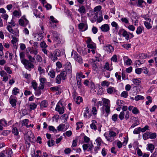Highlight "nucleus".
I'll list each match as a JSON object with an SVG mask.
<instances>
[{
  "mask_svg": "<svg viewBox=\"0 0 157 157\" xmlns=\"http://www.w3.org/2000/svg\"><path fill=\"white\" fill-rule=\"evenodd\" d=\"M50 26L53 29H56L59 26L58 23H50Z\"/></svg>",
  "mask_w": 157,
  "mask_h": 157,
  "instance_id": "nucleus-45",
  "label": "nucleus"
},
{
  "mask_svg": "<svg viewBox=\"0 0 157 157\" xmlns=\"http://www.w3.org/2000/svg\"><path fill=\"white\" fill-rule=\"evenodd\" d=\"M78 11L81 14V15L85 14L86 13V10L85 7L83 6H79L78 10Z\"/></svg>",
  "mask_w": 157,
  "mask_h": 157,
  "instance_id": "nucleus-23",
  "label": "nucleus"
},
{
  "mask_svg": "<svg viewBox=\"0 0 157 157\" xmlns=\"http://www.w3.org/2000/svg\"><path fill=\"white\" fill-rule=\"evenodd\" d=\"M13 39L11 40V43L14 46H16V43L18 41V39L15 37L12 36Z\"/></svg>",
  "mask_w": 157,
  "mask_h": 157,
  "instance_id": "nucleus-59",
  "label": "nucleus"
},
{
  "mask_svg": "<svg viewBox=\"0 0 157 157\" xmlns=\"http://www.w3.org/2000/svg\"><path fill=\"white\" fill-rule=\"evenodd\" d=\"M121 46L123 48L128 50L131 47L132 44H122Z\"/></svg>",
  "mask_w": 157,
  "mask_h": 157,
  "instance_id": "nucleus-41",
  "label": "nucleus"
},
{
  "mask_svg": "<svg viewBox=\"0 0 157 157\" xmlns=\"http://www.w3.org/2000/svg\"><path fill=\"white\" fill-rule=\"evenodd\" d=\"M65 124H60L57 128V131H59L65 130Z\"/></svg>",
  "mask_w": 157,
  "mask_h": 157,
  "instance_id": "nucleus-35",
  "label": "nucleus"
},
{
  "mask_svg": "<svg viewBox=\"0 0 157 157\" xmlns=\"http://www.w3.org/2000/svg\"><path fill=\"white\" fill-rule=\"evenodd\" d=\"M67 73L65 71H61L60 74L59 75H60V77L63 80H65L67 78Z\"/></svg>",
  "mask_w": 157,
  "mask_h": 157,
  "instance_id": "nucleus-28",
  "label": "nucleus"
},
{
  "mask_svg": "<svg viewBox=\"0 0 157 157\" xmlns=\"http://www.w3.org/2000/svg\"><path fill=\"white\" fill-rule=\"evenodd\" d=\"M111 25L113 27L115 28L116 30H117L119 29L118 24L115 21L112 22L111 23Z\"/></svg>",
  "mask_w": 157,
  "mask_h": 157,
  "instance_id": "nucleus-46",
  "label": "nucleus"
},
{
  "mask_svg": "<svg viewBox=\"0 0 157 157\" xmlns=\"http://www.w3.org/2000/svg\"><path fill=\"white\" fill-rule=\"evenodd\" d=\"M149 132H146L143 135V138L144 140H147L149 138Z\"/></svg>",
  "mask_w": 157,
  "mask_h": 157,
  "instance_id": "nucleus-40",
  "label": "nucleus"
},
{
  "mask_svg": "<svg viewBox=\"0 0 157 157\" xmlns=\"http://www.w3.org/2000/svg\"><path fill=\"white\" fill-rule=\"evenodd\" d=\"M150 22L151 21H145L144 22V25L147 29H150L152 27V26L150 23Z\"/></svg>",
  "mask_w": 157,
  "mask_h": 157,
  "instance_id": "nucleus-34",
  "label": "nucleus"
},
{
  "mask_svg": "<svg viewBox=\"0 0 157 157\" xmlns=\"http://www.w3.org/2000/svg\"><path fill=\"white\" fill-rule=\"evenodd\" d=\"M95 141L97 144V145L98 146H98L100 147L102 143V140L101 139L100 137L98 138Z\"/></svg>",
  "mask_w": 157,
  "mask_h": 157,
  "instance_id": "nucleus-55",
  "label": "nucleus"
},
{
  "mask_svg": "<svg viewBox=\"0 0 157 157\" xmlns=\"http://www.w3.org/2000/svg\"><path fill=\"white\" fill-rule=\"evenodd\" d=\"M141 17L146 20V21H151V18L148 14L142 15Z\"/></svg>",
  "mask_w": 157,
  "mask_h": 157,
  "instance_id": "nucleus-48",
  "label": "nucleus"
},
{
  "mask_svg": "<svg viewBox=\"0 0 157 157\" xmlns=\"http://www.w3.org/2000/svg\"><path fill=\"white\" fill-rule=\"evenodd\" d=\"M121 22L124 24L125 26V25L129 24V21L128 19L124 17H122L121 18Z\"/></svg>",
  "mask_w": 157,
  "mask_h": 157,
  "instance_id": "nucleus-31",
  "label": "nucleus"
},
{
  "mask_svg": "<svg viewBox=\"0 0 157 157\" xmlns=\"http://www.w3.org/2000/svg\"><path fill=\"white\" fill-rule=\"evenodd\" d=\"M102 100L103 103V105L101 108V112L102 114H104L105 113L104 109L105 108V110L107 114H105V116L107 117L108 114L110 113V101L108 99L102 98Z\"/></svg>",
  "mask_w": 157,
  "mask_h": 157,
  "instance_id": "nucleus-1",
  "label": "nucleus"
},
{
  "mask_svg": "<svg viewBox=\"0 0 157 157\" xmlns=\"http://www.w3.org/2000/svg\"><path fill=\"white\" fill-rule=\"evenodd\" d=\"M73 58L75 60L79 63H82L83 61L82 57L76 52L74 53Z\"/></svg>",
  "mask_w": 157,
  "mask_h": 157,
  "instance_id": "nucleus-14",
  "label": "nucleus"
},
{
  "mask_svg": "<svg viewBox=\"0 0 157 157\" xmlns=\"http://www.w3.org/2000/svg\"><path fill=\"white\" fill-rule=\"evenodd\" d=\"M48 129L50 131H52L55 133L57 132V130L56 129L55 127L52 126H49L48 127Z\"/></svg>",
  "mask_w": 157,
  "mask_h": 157,
  "instance_id": "nucleus-57",
  "label": "nucleus"
},
{
  "mask_svg": "<svg viewBox=\"0 0 157 157\" xmlns=\"http://www.w3.org/2000/svg\"><path fill=\"white\" fill-rule=\"evenodd\" d=\"M73 97L76 103L77 104H80V103L82 101V98L80 96L77 97L76 99H75V96L74 95Z\"/></svg>",
  "mask_w": 157,
  "mask_h": 157,
  "instance_id": "nucleus-25",
  "label": "nucleus"
},
{
  "mask_svg": "<svg viewBox=\"0 0 157 157\" xmlns=\"http://www.w3.org/2000/svg\"><path fill=\"white\" fill-rule=\"evenodd\" d=\"M116 136V133L112 130H109V133L105 132L104 134V136L109 142H112L114 140V137Z\"/></svg>",
  "mask_w": 157,
  "mask_h": 157,
  "instance_id": "nucleus-3",
  "label": "nucleus"
},
{
  "mask_svg": "<svg viewBox=\"0 0 157 157\" xmlns=\"http://www.w3.org/2000/svg\"><path fill=\"white\" fill-rule=\"evenodd\" d=\"M132 81L134 84L136 85H139L141 82L140 79L133 78Z\"/></svg>",
  "mask_w": 157,
  "mask_h": 157,
  "instance_id": "nucleus-43",
  "label": "nucleus"
},
{
  "mask_svg": "<svg viewBox=\"0 0 157 157\" xmlns=\"http://www.w3.org/2000/svg\"><path fill=\"white\" fill-rule=\"evenodd\" d=\"M100 148L99 146L95 147L93 148L91 153L94 154H96L98 152V150H99Z\"/></svg>",
  "mask_w": 157,
  "mask_h": 157,
  "instance_id": "nucleus-42",
  "label": "nucleus"
},
{
  "mask_svg": "<svg viewBox=\"0 0 157 157\" xmlns=\"http://www.w3.org/2000/svg\"><path fill=\"white\" fill-rule=\"evenodd\" d=\"M65 107L63 104L59 102L56 105L55 110L58 112L60 114H62L64 112Z\"/></svg>",
  "mask_w": 157,
  "mask_h": 157,
  "instance_id": "nucleus-4",
  "label": "nucleus"
},
{
  "mask_svg": "<svg viewBox=\"0 0 157 157\" xmlns=\"http://www.w3.org/2000/svg\"><path fill=\"white\" fill-rule=\"evenodd\" d=\"M25 54L24 52H21L20 53V57L21 59V61L22 63L26 60V59L25 58Z\"/></svg>",
  "mask_w": 157,
  "mask_h": 157,
  "instance_id": "nucleus-36",
  "label": "nucleus"
},
{
  "mask_svg": "<svg viewBox=\"0 0 157 157\" xmlns=\"http://www.w3.org/2000/svg\"><path fill=\"white\" fill-rule=\"evenodd\" d=\"M87 47L89 48L94 49L95 48V44L93 42L88 44Z\"/></svg>",
  "mask_w": 157,
  "mask_h": 157,
  "instance_id": "nucleus-64",
  "label": "nucleus"
},
{
  "mask_svg": "<svg viewBox=\"0 0 157 157\" xmlns=\"http://www.w3.org/2000/svg\"><path fill=\"white\" fill-rule=\"evenodd\" d=\"M22 63L24 65L25 68L29 71H30L34 67V65L33 63L27 59L25 60Z\"/></svg>",
  "mask_w": 157,
  "mask_h": 157,
  "instance_id": "nucleus-6",
  "label": "nucleus"
},
{
  "mask_svg": "<svg viewBox=\"0 0 157 157\" xmlns=\"http://www.w3.org/2000/svg\"><path fill=\"white\" fill-rule=\"evenodd\" d=\"M53 53L55 56H56L57 57H59L61 56V52L60 50L59 49H56Z\"/></svg>",
  "mask_w": 157,
  "mask_h": 157,
  "instance_id": "nucleus-62",
  "label": "nucleus"
},
{
  "mask_svg": "<svg viewBox=\"0 0 157 157\" xmlns=\"http://www.w3.org/2000/svg\"><path fill=\"white\" fill-rule=\"evenodd\" d=\"M32 86L33 87V88L35 90V91L37 89V84L35 80H34L31 83Z\"/></svg>",
  "mask_w": 157,
  "mask_h": 157,
  "instance_id": "nucleus-51",
  "label": "nucleus"
},
{
  "mask_svg": "<svg viewBox=\"0 0 157 157\" xmlns=\"http://www.w3.org/2000/svg\"><path fill=\"white\" fill-rule=\"evenodd\" d=\"M144 3L145 5H146V3L144 0H138V2L136 3L137 6L139 7H142V4Z\"/></svg>",
  "mask_w": 157,
  "mask_h": 157,
  "instance_id": "nucleus-44",
  "label": "nucleus"
},
{
  "mask_svg": "<svg viewBox=\"0 0 157 157\" xmlns=\"http://www.w3.org/2000/svg\"><path fill=\"white\" fill-rule=\"evenodd\" d=\"M104 50L106 51L108 53H110L114 51L113 47L110 44H107L103 47Z\"/></svg>",
  "mask_w": 157,
  "mask_h": 157,
  "instance_id": "nucleus-10",
  "label": "nucleus"
},
{
  "mask_svg": "<svg viewBox=\"0 0 157 157\" xmlns=\"http://www.w3.org/2000/svg\"><path fill=\"white\" fill-rule=\"evenodd\" d=\"M78 27L79 29L81 30L82 31H84L88 29L87 24L83 23H80L78 25Z\"/></svg>",
  "mask_w": 157,
  "mask_h": 157,
  "instance_id": "nucleus-15",
  "label": "nucleus"
},
{
  "mask_svg": "<svg viewBox=\"0 0 157 157\" xmlns=\"http://www.w3.org/2000/svg\"><path fill=\"white\" fill-rule=\"evenodd\" d=\"M19 90L16 87H14L12 90V94L14 95H17L19 93Z\"/></svg>",
  "mask_w": 157,
  "mask_h": 157,
  "instance_id": "nucleus-50",
  "label": "nucleus"
},
{
  "mask_svg": "<svg viewBox=\"0 0 157 157\" xmlns=\"http://www.w3.org/2000/svg\"><path fill=\"white\" fill-rule=\"evenodd\" d=\"M101 31L104 33H106L109 32L110 30V27L108 24H104L101 25L99 27Z\"/></svg>",
  "mask_w": 157,
  "mask_h": 157,
  "instance_id": "nucleus-11",
  "label": "nucleus"
},
{
  "mask_svg": "<svg viewBox=\"0 0 157 157\" xmlns=\"http://www.w3.org/2000/svg\"><path fill=\"white\" fill-rule=\"evenodd\" d=\"M76 77H78V79L79 80L80 79V78H84L85 77V76L84 75H83L82 72L77 73L76 74Z\"/></svg>",
  "mask_w": 157,
  "mask_h": 157,
  "instance_id": "nucleus-61",
  "label": "nucleus"
},
{
  "mask_svg": "<svg viewBox=\"0 0 157 157\" xmlns=\"http://www.w3.org/2000/svg\"><path fill=\"white\" fill-rule=\"evenodd\" d=\"M50 58H51L53 62H56L58 60L57 56L53 53H50V55L48 56Z\"/></svg>",
  "mask_w": 157,
  "mask_h": 157,
  "instance_id": "nucleus-27",
  "label": "nucleus"
},
{
  "mask_svg": "<svg viewBox=\"0 0 157 157\" xmlns=\"http://www.w3.org/2000/svg\"><path fill=\"white\" fill-rule=\"evenodd\" d=\"M103 68L106 70L109 71H111L113 69V68L112 66V63H111V65H109L108 62H106L105 63L103 67Z\"/></svg>",
  "mask_w": 157,
  "mask_h": 157,
  "instance_id": "nucleus-17",
  "label": "nucleus"
},
{
  "mask_svg": "<svg viewBox=\"0 0 157 157\" xmlns=\"http://www.w3.org/2000/svg\"><path fill=\"white\" fill-rule=\"evenodd\" d=\"M156 134L155 133H152L149 132V138L151 139H154L156 138Z\"/></svg>",
  "mask_w": 157,
  "mask_h": 157,
  "instance_id": "nucleus-47",
  "label": "nucleus"
},
{
  "mask_svg": "<svg viewBox=\"0 0 157 157\" xmlns=\"http://www.w3.org/2000/svg\"><path fill=\"white\" fill-rule=\"evenodd\" d=\"M48 106V102L45 100L42 101L40 103V109L41 110L47 107Z\"/></svg>",
  "mask_w": 157,
  "mask_h": 157,
  "instance_id": "nucleus-18",
  "label": "nucleus"
},
{
  "mask_svg": "<svg viewBox=\"0 0 157 157\" xmlns=\"http://www.w3.org/2000/svg\"><path fill=\"white\" fill-rule=\"evenodd\" d=\"M146 99L148 100L146 102V105H149L152 102L151 97L150 96H148L146 97Z\"/></svg>",
  "mask_w": 157,
  "mask_h": 157,
  "instance_id": "nucleus-56",
  "label": "nucleus"
},
{
  "mask_svg": "<svg viewBox=\"0 0 157 157\" xmlns=\"http://www.w3.org/2000/svg\"><path fill=\"white\" fill-rule=\"evenodd\" d=\"M7 157H11L13 154V152L11 148H9L6 151V152Z\"/></svg>",
  "mask_w": 157,
  "mask_h": 157,
  "instance_id": "nucleus-38",
  "label": "nucleus"
},
{
  "mask_svg": "<svg viewBox=\"0 0 157 157\" xmlns=\"http://www.w3.org/2000/svg\"><path fill=\"white\" fill-rule=\"evenodd\" d=\"M106 91L108 94H111L115 92V89L114 87L110 86L107 89Z\"/></svg>",
  "mask_w": 157,
  "mask_h": 157,
  "instance_id": "nucleus-30",
  "label": "nucleus"
},
{
  "mask_svg": "<svg viewBox=\"0 0 157 157\" xmlns=\"http://www.w3.org/2000/svg\"><path fill=\"white\" fill-rule=\"evenodd\" d=\"M122 36L125 38V39L127 40H128L130 38L129 32H128L126 30L123 33Z\"/></svg>",
  "mask_w": 157,
  "mask_h": 157,
  "instance_id": "nucleus-32",
  "label": "nucleus"
},
{
  "mask_svg": "<svg viewBox=\"0 0 157 157\" xmlns=\"http://www.w3.org/2000/svg\"><path fill=\"white\" fill-rule=\"evenodd\" d=\"M128 109L129 111L132 110V113L136 115L140 112L139 109L136 107H133L132 105L129 106Z\"/></svg>",
  "mask_w": 157,
  "mask_h": 157,
  "instance_id": "nucleus-12",
  "label": "nucleus"
},
{
  "mask_svg": "<svg viewBox=\"0 0 157 157\" xmlns=\"http://www.w3.org/2000/svg\"><path fill=\"white\" fill-rule=\"evenodd\" d=\"M146 149L147 151H150L151 153H152L155 149V146L151 144H149L147 145Z\"/></svg>",
  "mask_w": 157,
  "mask_h": 157,
  "instance_id": "nucleus-22",
  "label": "nucleus"
},
{
  "mask_svg": "<svg viewBox=\"0 0 157 157\" xmlns=\"http://www.w3.org/2000/svg\"><path fill=\"white\" fill-rule=\"evenodd\" d=\"M140 132V127H139L138 128H135L133 131V133L135 134H139Z\"/></svg>",
  "mask_w": 157,
  "mask_h": 157,
  "instance_id": "nucleus-58",
  "label": "nucleus"
},
{
  "mask_svg": "<svg viewBox=\"0 0 157 157\" xmlns=\"http://www.w3.org/2000/svg\"><path fill=\"white\" fill-rule=\"evenodd\" d=\"M65 72L67 74H71L72 72V67L71 63L69 62H67L63 65Z\"/></svg>",
  "mask_w": 157,
  "mask_h": 157,
  "instance_id": "nucleus-7",
  "label": "nucleus"
},
{
  "mask_svg": "<svg viewBox=\"0 0 157 157\" xmlns=\"http://www.w3.org/2000/svg\"><path fill=\"white\" fill-rule=\"evenodd\" d=\"M48 74L51 78H54L55 76V72L53 70H51Z\"/></svg>",
  "mask_w": 157,
  "mask_h": 157,
  "instance_id": "nucleus-49",
  "label": "nucleus"
},
{
  "mask_svg": "<svg viewBox=\"0 0 157 157\" xmlns=\"http://www.w3.org/2000/svg\"><path fill=\"white\" fill-rule=\"evenodd\" d=\"M109 84L110 82H108L106 80H105L101 82V85L102 86H106L108 87L109 86Z\"/></svg>",
  "mask_w": 157,
  "mask_h": 157,
  "instance_id": "nucleus-54",
  "label": "nucleus"
},
{
  "mask_svg": "<svg viewBox=\"0 0 157 157\" xmlns=\"http://www.w3.org/2000/svg\"><path fill=\"white\" fill-rule=\"evenodd\" d=\"M50 23H58V21L53 16H51L50 17Z\"/></svg>",
  "mask_w": 157,
  "mask_h": 157,
  "instance_id": "nucleus-39",
  "label": "nucleus"
},
{
  "mask_svg": "<svg viewBox=\"0 0 157 157\" xmlns=\"http://www.w3.org/2000/svg\"><path fill=\"white\" fill-rule=\"evenodd\" d=\"M83 115L84 117L85 118H90L91 116V114L90 113L89 109L88 107L86 108L85 110Z\"/></svg>",
  "mask_w": 157,
  "mask_h": 157,
  "instance_id": "nucleus-21",
  "label": "nucleus"
},
{
  "mask_svg": "<svg viewBox=\"0 0 157 157\" xmlns=\"http://www.w3.org/2000/svg\"><path fill=\"white\" fill-rule=\"evenodd\" d=\"M12 132L15 135L18 136L19 134L18 129L16 127H13Z\"/></svg>",
  "mask_w": 157,
  "mask_h": 157,
  "instance_id": "nucleus-63",
  "label": "nucleus"
},
{
  "mask_svg": "<svg viewBox=\"0 0 157 157\" xmlns=\"http://www.w3.org/2000/svg\"><path fill=\"white\" fill-rule=\"evenodd\" d=\"M21 15L20 10H15L13 13V18L16 17L18 18H19Z\"/></svg>",
  "mask_w": 157,
  "mask_h": 157,
  "instance_id": "nucleus-19",
  "label": "nucleus"
},
{
  "mask_svg": "<svg viewBox=\"0 0 157 157\" xmlns=\"http://www.w3.org/2000/svg\"><path fill=\"white\" fill-rule=\"evenodd\" d=\"M91 122L92 123L90 124L91 128L94 130H96L98 129L99 131H101V125L99 123H97V122L95 120H92Z\"/></svg>",
  "mask_w": 157,
  "mask_h": 157,
  "instance_id": "nucleus-5",
  "label": "nucleus"
},
{
  "mask_svg": "<svg viewBox=\"0 0 157 157\" xmlns=\"http://www.w3.org/2000/svg\"><path fill=\"white\" fill-rule=\"evenodd\" d=\"M123 59L125 64L128 66H130L132 63L131 59L128 58V56H125L123 57Z\"/></svg>",
  "mask_w": 157,
  "mask_h": 157,
  "instance_id": "nucleus-16",
  "label": "nucleus"
},
{
  "mask_svg": "<svg viewBox=\"0 0 157 157\" xmlns=\"http://www.w3.org/2000/svg\"><path fill=\"white\" fill-rule=\"evenodd\" d=\"M140 129L141 132H144L147 130H150V127L148 125H146L145 126L144 128H140Z\"/></svg>",
  "mask_w": 157,
  "mask_h": 157,
  "instance_id": "nucleus-53",
  "label": "nucleus"
},
{
  "mask_svg": "<svg viewBox=\"0 0 157 157\" xmlns=\"http://www.w3.org/2000/svg\"><path fill=\"white\" fill-rule=\"evenodd\" d=\"M10 103L13 107H15L16 105L17 100L15 98H13L10 97L9 99Z\"/></svg>",
  "mask_w": 157,
  "mask_h": 157,
  "instance_id": "nucleus-29",
  "label": "nucleus"
},
{
  "mask_svg": "<svg viewBox=\"0 0 157 157\" xmlns=\"http://www.w3.org/2000/svg\"><path fill=\"white\" fill-rule=\"evenodd\" d=\"M43 33L42 32L39 33H36L33 34L35 40L36 41L41 40L43 38Z\"/></svg>",
  "mask_w": 157,
  "mask_h": 157,
  "instance_id": "nucleus-13",
  "label": "nucleus"
},
{
  "mask_svg": "<svg viewBox=\"0 0 157 157\" xmlns=\"http://www.w3.org/2000/svg\"><path fill=\"white\" fill-rule=\"evenodd\" d=\"M38 70L39 72L40 75L44 74L45 73V70L40 66H38Z\"/></svg>",
  "mask_w": 157,
  "mask_h": 157,
  "instance_id": "nucleus-52",
  "label": "nucleus"
},
{
  "mask_svg": "<svg viewBox=\"0 0 157 157\" xmlns=\"http://www.w3.org/2000/svg\"><path fill=\"white\" fill-rule=\"evenodd\" d=\"M29 21L25 18V16H22L19 21V23L20 25L25 27L29 23Z\"/></svg>",
  "mask_w": 157,
  "mask_h": 157,
  "instance_id": "nucleus-9",
  "label": "nucleus"
},
{
  "mask_svg": "<svg viewBox=\"0 0 157 157\" xmlns=\"http://www.w3.org/2000/svg\"><path fill=\"white\" fill-rule=\"evenodd\" d=\"M28 122L29 120L27 119H25L23 120V123L22 125H25V126L27 128H29L30 127H33L34 126L33 124H30L28 125Z\"/></svg>",
  "mask_w": 157,
  "mask_h": 157,
  "instance_id": "nucleus-26",
  "label": "nucleus"
},
{
  "mask_svg": "<svg viewBox=\"0 0 157 157\" xmlns=\"http://www.w3.org/2000/svg\"><path fill=\"white\" fill-rule=\"evenodd\" d=\"M93 145L91 143L90 144H84L82 145V147L84 151L87 150L91 153L93 148Z\"/></svg>",
  "mask_w": 157,
  "mask_h": 157,
  "instance_id": "nucleus-8",
  "label": "nucleus"
},
{
  "mask_svg": "<svg viewBox=\"0 0 157 157\" xmlns=\"http://www.w3.org/2000/svg\"><path fill=\"white\" fill-rule=\"evenodd\" d=\"M26 140H28L29 142H33L34 140V136L33 134L31 135L30 136H26Z\"/></svg>",
  "mask_w": 157,
  "mask_h": 157,
  "instance_id": "nucleus-37",
  "label": "nucleus"
},
{
  "mask_svg": "<svg viewBox=\"0 0 157 157\" xmlns=\"http://www.w3.org/2000/svg\"><path fill=\"white\" fill-rule=\"evenodd\" d=\"M144 27L142 26L138 27L136 30V33L137 35L141 34L144 31Z\"/></svg>",
  "mask_w": 157,
  "mask_h": 157,
  "instance_id": "nucleus-24",
  "label": "nucleus"
},
{
  "mask_svg": "<svg viewBox=\"0 0 157 157\" xmlns=\"http://www.w3.org/2000/svg\"><path fill=\"white\" fill-rule=\"evenodd\" d=\"M37 105L35 103L33 102L31 103L29 105V110L35 109L37 107Z\"/></svg>",
  "mask_w": 157,
  "mask_h": 157,
  "instance_id": "nucleus-33",
  "label": "nucleus"
},
{
  "mask_svg": "<svg viewBox=\"0 0 157 157\" xmlns=\"http://www.w3.org/2000/svg\"><path fill=\"white\" fill-rule=\"evenodd\" d=\"M77 127L76 129L77 130L79 129L80 128H82L83 126V123L82 122H79L76 123Z\"/></svg>",
  "mask_w": 157,
  "mask_h": 157,
  "instance_id": "nucleus-60",
  "label": "nucleus"
},
{
  "mask_svg": "<svg viewBox=\"0 0 157 157\" xmlns=\"http://www.w3.org/2000/svg\"><path fill=\"white\" fill-rule=\"evenodd\" d=\"M101 6H98L95 7L93 10H91L89 13L90 16V17L91 15H93V13L94 12H99L101 9Z\"/></svg>",
  "mask_w": 157,
  "mask_h": 157,
  "instance_id": "nucleus-20",
  "label": "nucleus"
},
{
  "mask_svg": "<svg viewBox=\"0 0 157 157\" xmlns=\"http://www.w3.org/2000/svg\"><path fill=\"white\" fill-rule=\"evenodd\" d=\"M50 33L52 35V39L55 43L58 44L63 43V41L60 38V35L56 32L51 31Z\"/></svg>",
  "mask_w": 157,
  "mask_h": 157,
  "instance_id": "nucleus-2",
  "label": "nucleus"
}]
</instances>
